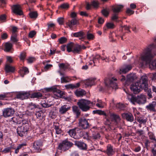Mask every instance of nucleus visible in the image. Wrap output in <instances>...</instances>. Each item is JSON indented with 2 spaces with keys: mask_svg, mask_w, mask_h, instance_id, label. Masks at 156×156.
I'll list each match as a JSON object with an SVG mask.
<instances>
[{
  "mask_svg": "<svg viewBox=\"0 0 156 156\" xmlns=\"http://www.w3.org/2000/svg\"><path fill=\"white\" fill-rule=\"evenodd\" d=\"M154 46L153 44H150L145 49L144 53L141 55L142 61L140 65L142 68L149 66L151 70L156 69V59L151 61L154 56L153 49Z\"/></svg>",
  "mask_w": 156,
  "mask_h": 156,
  "instance_id": "obj_1",
  "label": "nucleus"
},
{
  "mask_svg": "<svg viewBox=\"0 0 156 156\" xmlns=\"http://www.w3.org/2000/svg\"><path fill=\"white\" fill-rule=\"evenodd\" d=\"M77 104L79 108L83 112H86L89 110L90 107L94 105L93 102L84 99L79 100Z\"/></svg>",
  "mask_w": 156,
  "mask_h": 156,
  "instance_id": "obj_2",
  "label": "nucleus"
},
{
  "mask_svg": "<svg viewBox=\"0 0 156 156\" xmlns=\"http://www.w3.org/2000/svg\"><path fill=\"white\" fill-rule=\"evenodd\" d=\"M116 81V78H114L113 77L106 78L104 80L106 87L108 89H116L118 88L117 85L115 82Z\"/></svg>",
  "mask_w": 156,
  "mask_h": 156,
  "instance_id": "obj_3",
  "label": "nucleus"
},
{
  "mask_svg": "<svg viewBox=\"0 0 156 156\" xmlns=\"http://www.w3.org/2000/svg\"><path fill=\"white\" fill-rule=\"evenodd\" d=\"M123 7V6L122 5H117L112 6V10L113 12L111 17V19L112 20L116 22L118 21V13Z\"/></svg>",
  "mask_w": 156,
  "mask_h": 156,
  "instance_id": "obj_4",
  "label": "nucleus"
},
{
  "mask_svg": "<svg viewBox=\"0 0 156 156\" xmlns=\"http://www.w3.org/2000/svg\"><path fill=\"white\" fill-rule=\"evenodd\" d=\"M137 83H139V85L142 89H143L145 91L148 90V80L147 77L146 76H142L141 78Z\"/></svg>",
  "mask_w": 156,
  "mask_h": 156,
  "instance_id": "obj_5",
  "label": "nucleus"
},
{
  "mask_svg": "<svg viewBox=\"0 0 156 156\" xmlns=\"http://www.w3.org/2000/svg\"><path fill=\"white\" fill-rule=\"evenodd\" d=\"M73 145V144L72 143L68 140H65L59 144L58 148L61 151H65L68 150Z\"/></svg>",
  "mask_w": 156,
  "mask_h": 156,
  "instance_id": "obj_6",
  "label": "nucleus"
},
{
  "mask_svg": "<svg viewBox=\"0 0 156 156\" xmlns=\"http://www.w3.org/2000/svg\"><path fill=\"white\" fill-rule=\"evenodd\" d=\"M89 119H87L84 117L80 118L79 119V125L84 129L90 128L91 125L88 122Z\"/></svg>",
  "mask_w": 156,
  "mask_h": 156,
  "instance_id": "obj_7",
  "label": "nucleus"
},
{
  "mask_svg": "<svg viewBox=\"0 0 156 156\" xmlns=\"http://www.w3.org/2000/svg\"><path fill=\"white\" fill-rule=\"evenodd\" d=\"M107 116L111 119L112 121H113L115 125H119V122L120 121V118L118 115L114 113L109 112L107 114Z\"/></svg>",
  "mask_w": 156,
  "mask_h": 156,
  "instance_id": "obj_8",
  "label": "nucleus"
},
{
  "mask_svg": "<svg viewBox=\"0 0 156 156\" xmlns=\"http://www.w3.org/2000/svg\"><path fill=\"white\" fill-rule=\"evenodd\" d=\"M45 90L48 92L52 91L55 95L59 98H61L64 94L62 91L54 87L47 88Z\"/></svg>",
  "mask_w": 156,
  "mask_h": 156,
  "instance_id": "obj_9",
  "label": "nucleus"
},
{
  "mask_svg": "<svg viewBox=\"0 0 156 156\" xmlns=\"http://www.w3.org/2000/svg\"><path fill=\"white\" fill-rule=\"evenodd\" d=\"M30 94L29 92L21 91L19 92L16 95V98L22 100L27 99Z\"/></svg>",
  "mask_w": 156,
  "mask_h": 156,
  "instance_id": "obj_10",
  "label": "nucleus"
},
{
  "mask_svg": "<svg viewBox=\"0 0 156 156\" xmlns=\"http://www.w3.org/2000/svg\"><path fill=\"white\" fill-rule=\"evenodd\" d=\"M15 111L12 108H5L3 111V115L5 118L11 116L14 114Z\"/></svg>",
  "mask_w": 156,
  "mask_h": 156,
  "instance_id": "obj_11",
  "label": "nucleus"
},
{
  "mask_svg": "<svg viewBox=\"0 0 156 156\" xmlns=\"http://www.w3.org/2000/svg\"><path fill=\"white\" fill-rule=\"evenodd\" d=\"M28 129V128L27 127V125L25 126V127L22 126L18 127L17 129V133L19 136H23L25 135V133L27 131Z\"/></svg>",
  "mask_w": 156,
  "mask_h": 156,
  "instance_id": "obj_12",
  "label": "nucleus"
},
{
  "mask_svg": "<svg viewBox=\"0 0 156 156\" xmlns=\"http://www.w3.org/2000/svg\"><path fill=\"white\" fill-rule=\"evenodd\" d=\"M130 89L135 94L139 93L142 89L140 86L139 85V83L137 82L132 85L130 87Z\"/></svg>",
  "mask_w": 156,
  "mask_h": 156,
  "instance_id": "obj_13",
  "label": "nucleus"
},
{
  "mask_svg": "<svg viewBox=\"0 0 156 156\" xmlns=\"http://www.w3.org/2000/svg\"><path fill=\"white\" fill-rule=\"evenodd\" d=\"M75 145L78 147L80 149L82 150H87V145L86 144L83 142L75 141H74Z\"/></svg>",
  "mask_w": 156,
  "mask_h": 156,
  "instance_id": "obj_14",
  "label": "nucleus"
},
{
  "mask_svg": "<svg viewBox=\"0 0 156 156\" xmlns=\"http://www.w3.org/2000/svg\"><path fill=\"white\" fill-rule=\"evenodd\" d=\"M132 66L131 65H125L122 66L120 69L119 73L120 74L126 73L130 70Z\"/></svg>",
  "mask_w": 156,
  "mask_h": 156,
  "instance_id": "obj_15",
  "label": "nucleus"
},
{
  "mask_svg": "<svg viewBox=\"0 0 156 156\" xmlns=\"http://www.w3.org/2000/svg\"><path fill=\"white\" fill-rule=\"evenodd\" d=\"M71 107L67 105H62L59 108V112L61 114H65L67 111L70 110Z\"/></svg>",
  "mask_w": 156,
  "mask_h": 156,
  "instance_id": "obj_16",
  "label": "nucleus"
},
{
  "mask_svg": "<svg viewBox=\"0 0 156 156\" xmlns=\"http://www.w3.org/2000/svg\"><path fill=\"white\" fill-rule=\"evenodd\" d=\"M43 146L42 142L40 140L35 141L33 145V147L34 149L37 151H39L41 150V147Z\"/></svg>",
  "mask_w": 156,
  "mask_h": 156,
  "instance_id": "obj_17",
  "label": "nucleus"
},
{
  "mask_svg": "<svg viewBox=\"0 0 156 156\" xmlns=\"http://www.w3.org/2000/svg\"><path fill=\"white\" fill-rule=\"evenodd\" d=\"M122 115L124 119H126L128 121L132 122L133 121V116L131 113H124L122 114Z\"/></svg>",
  "mask_w": 156,
  "mask_h": 156,
  "instance_id": "obj_18",
  "label": "nucleus"
},
{
  "mask_svg": "<svg viewBox=\"0 0 156 156\" xmlns=\"http://www.w3.org/2000/svg\"><path fill=\"white\" fill-rule=\"evenodd\" d=\"M12 10L13 12L17 15H21L23 12L20 9V6L18 5H15L12 7Z\"/></svg>",
  "mask_w": 156,
  "mask_h": 156,
  "instance_id": "obj_19",
  "label": "nucleus"
},
{
  "mask_svg": "<svg viewBox=\"0 0 156 156\" xmlns=\"http://www.w3.org/2000/svg\"><path fill=\"white\" fill-rule=\"evenodd\" d=\"M137 103L139 104H144L146 102V98L144 94L138 95L137 96Z\"/></svg>",
  "mask_w": 156,
  "mask_h": 156,
  "instance_id": "obj_20",
  "label": "nucleus"
},
{
  "mask_svg": "<svg viewBox=\"0 0 156 156\" xmlns=\"http://www.w3.org/2000/svg\"><path fill=\"white\" fill-rule=\"evenodd\" d=\"M104 152L108 155H113L115 152L113 149V147L110 144L107 146L106 150Z\"/></svg>",
  "mask_w": 156,
  "mask_h": 156,
  "instance_id": "obj_21",
  "label": "nucleus"
},
{
  "mask_svg": "<svg viewBox=\"0 0 156 156\" xmlns=\"http://www.w3.org/2000/svg\"><path fill=\"white\" fill-rule=\"evenodd\" d=\"M10 121L16 124H21V123L22 118L19 116H16L12 118L10 120Z\"/></svg>",
  "mask_w": 156,
  "mask_h": 156,
  "instance_id": "obj_22",
  "label": "nucleus"
},
{
  "mask_svg": "<svg viewBox=\"0 0 156 156\" xmlns=\"http://www.w3.org/2000/svg\"><path fill=\"white\" fill-rule=\"evenodd\" d=\"M156 105V102L153 101L146 106V108L150 111H155V108Z\"/></svg>",
  "mask_w": 156,
  "mask_h": 156,
  "instance_id": "obj_23",
  "label": "nucleus"
},
{
  "mask_svg": "<svg viewBox=\"0 0 156 156\" xmlns=\"http://www.w3.org/2000/svg\"><path fill=\"white\" fill-rule=\"evenodd\" d=\"M29 71L28 69L26 67H23L20 69L19 73L21 76L23 77L24 75L29 73Z\"/></svg>",
  "mask_w": 156,
  "mask_h": 156,
  "instance_id": "obj_24",
  "label": "nucleus"
},
{
  "mask_svg": "<svg viewBox=\"0 0 156 156\" xmlns=\"http://www.w3.org/2000/svg\"><path fill=\"white\" fill-rule=\"evenodd\" d=\"M75 94L78 97H81L86 94V92L83 89L77 90L75 92Z\"/></svg>",
  "mask_w": 156,
  "mask_h": 156,
  "instance_id": "obj_25",
  "label": "nucleus"
},
{
  "mask_svg": "<svg viewBox=\"0 0 156 156\" xmlns=\"http://www.w3.org/2000/svg\"><path fill=\"white\" fill-rule=\"evenodd\" d=\"M82 49V47L81 46V45L76 44L74 45L73 52L74 53H79L81 51Z\"/></svg>",
  "mask_w": 156,
  "mask_h": 156,
  "instance_id": "obj_26",
  "label": "nucleus"
},
{
  "mask_svg": "<svg viewBox=\"0 0 156 156\" xmlns=\"http://www.w3.org/2000/svg\"><path fill=\"white\" fill-rule=\"evenodd\" d=\"M80 86V83H78L75 84H69L65 85V87L67 89H76L79 87Z\"/></svg>",
  "mask_w": 156,
  "mask_h": 156,
  "instance_id": "obj_27",
  "label": "nucleus"
},
{
  "mask_svg": "<svg viewBox=\"0 0 156 156\" xmlns=\"http://www.w3.org/2000/svg\"><path fill=\"white\" fill-rule=\"evenodd\" d=\"M30 97L31 98L37 99H42V94L40 92H34L31 94H30Z\"/></svg>",
  "mask_w": 156,
  "mask_h": 156,
  "instance_id": "obj_28",
  "label": "nucleus"
},
{
  "mask_svg": "<svg viewBox=\"0 0 156 156\" xmlns=\"http://www.w3.org/2000/svg\"><path fill=\"white\" fill-rule=\"evenodd\" d=\"M136 78V77L135 75L133 74H129L127 76L126 82L127 83H129L133 82Z\"/></svg>",
  "mask_w": 156,
  "mask_h": 156,
  "instance_id": "obj_29",
  "label": "nucleus"
},
{
  "mask_svg": "<svg viewBox=\"0 0 156 156\" xmlns=\"http://www.w3.org/2000/svg\"><path fill=\"white\" fill-rule=\"evenodd\" d=\"M96 78H90L86 80L85 82V84L87 86H91L95 84Z\"/></svg>",
  "mask_w": 156,
  "mask_h": 156,
  "instance_id": "obj_30",
  "label": "nucleus"
},
{
  "mask_svg": "<svg viewBox=\"0 0 156 156\" xmlns=\"http://www.w3.org/2000/svg\"><path fill=\"white\" fill-rule=\"evenodd\" d=\"M73 36L76 37H80L79 39L81 40L84 38V33L82 31H80L78 32L74 33L73 34Z\"/></svg>",
  "mask_w": 156,
  "mask_h": 156,
  "instance_id": "obj_31",
  "label": "nucleus"
},
{
  "mask_svg": "<svg viewBox=\"0 0 156 156\" xmlns=\"http://www.w3.org/2000/svg\"><path fill=\"white\" fill-rule=\"evenodd\" d=\"M73 111L76 115V116L78 118L80 114V111L78 107L76 106H75L72 107Z\"/></svg>",
  "mask_w": 156,
  "mask_h": 156,
  "instance_id": "obj_32",
  "label": "nucleus"
},
{
  "mask_svg": "<svg viewBox=\"0 0 156 156\" xmlns=\"http://www.w3.org/2000/svg\"><path fill=\"white\" fill-rule=\"evenodd\" d=\"M12 47V44L9 42H6L5 45L4 51L6 52L9 51Z\"/></svg>",
  "mask_w": 156,
  "mask_h": 156,
  "instance_id": "obj_33",
  "label": "nucleus"
},
{
  "mask_svg": "<svg viewBox=\"0 0 156 156\" xmlns=\"http://www.w3.org/2000/svg\"><path fill=\"white\" fill-rule=\"evenodd\" d=\"M5 69L7 73L10 72H13L15 70V68L9 65L6 64L5 66Z\"/></svg>",
  "mask_w": 156,
  "mask_h": 156,
  "instance_id": "obj_34",
  "label": "nucleus"
},
{
  "mask_svg": "<svg viewBox=\"0 0 156 156\" xmlns=\"http://www.w3.org/2000/svg\"><path fill=\"white\" fill-rule=\"evenodd\" d=\"M77 22V20L76 18H73L68 23V25L70 28L71 29L73 26L76 25Z\"/></svg>",
  "mask_w": 156,
  "mask_h": 156,
  "instance_id": "obj_35",
  "label": "nucleus"
},
{
  "mask_svg": "<svg viewBox=\"0 0 156 156\" xmlns=\"http://www.w3.org/2000/svg\"><path fill=\"white\" fill-rule=\"evenodd\" d=\"M35 115L37 119L42 120L43 119L44 113L42 111L36 112Z\"/></svg>",
  "mask_w": 156,
  "mask_h": 156,
  "instance_id": "obj_36",
  "label": "nucleus"
},
{
  "mask_svg": "<svg viewBox=\"0 0 156 156\" xmlns=\"http://www.w3.org/2000/svg\"><path fill=\"white\" fill-rule=\"evenodd\" d=\"M77 129V128H76L73 129H69L67 133L70 136L74 138L76 133V129Z\"/></svg>",
  "mask_w": 156,
  "mask_h": 156,
  "instance_id": "obj_37",
  "label": "nucleus"
},
{
  "mask_svg": "<svg viewBox=\"0 0 156 156\" xmlns=\"http://www.w3.org/2000/svg\"><path fill=\"white\" fill-rule=\"evenodd\" d=\"M137 120L140 124H145L147 122L146 119L143 116L137 117Z\"/></svg>",
  "mask_w": 156,
  "mask_h": 156,
  "instance_id": "obj_38",
  "label": "nucleus"
},
{
  "mask_svg": "<svg viewBox=\"0 0 156 156\" xmlns=\"http://www.w3.org/2000/svg\"><path fill=\"white\" fill-rule=\"evenodd\" d=\"M109 9L108 8H106L102 10L101 12L105 16H107L109 14Z\"/></svg>",
  "mask_w": 156,
  "mask_h": 156,
  "instance_id": "obj_39",
  "label": "nucleus"
},
{
  "mask_svg": "<svg viewBox=\"0 0 156 156\" xmlns=\"http://www.w3.org/2000/svg\"><path fill=\"white\" fill-rule=\"evenodd\" d=\"M71 80V79L68 76L62 77L61 79V81L62 83L69 82Z\"/></svg>",
  "mask_w": 156,
  "mask_h": 156,
  "instance_id": "obj_40",
  "label": "nucleus"
},
{
  "mask_svg": "<svg viewBox=\"0 0 156 156\" xmlns=\"http://www.w3.org/2000/svg\"><path fill=\"white\" fill-rule=\"evenodd\" d=\"M100 57V56L97 55H96L95 57L93 58V60L92 61H90V62H89V64L91 65L93 63L94 66H95V63L96 62L97 60H98Z\"/></svg>",
  "mask_w": 156,
  "mask_h": 156,
  "instance_id": "obj_41",
  "label": "nucleus"
},
{
  "mask_svg": "<svg viewBox=\"0 0 156 156\" xmlns=\"http://www.w3.org/2000/svg\"><path fill=\"white\" fill-rule=\"evenodd\" d=\"M93 112L94 114H97L100 115H104L105 116H107V114L105 113L104 111L100 110H96L93 111Z\"/></svg>",
  "mask_w": 156,
  "mask_h": 156,
  "instance_id": "obj_42",
  "label": "nucleus"
},
{
  "mask_svg": "<svg viewBox=\"0 0 156 156\" xmlns=\"http://www.w3.org/2000/svg\"><path fill=\"white\" fill-rule=\"evenodd\" d=\"M67 51L69 52L71 51L73 52L72 48H73L74 45L72 43H70L67 45Z\"/></svg>",
  "mask_w": 156,
  "mask_h": 156,
  "instance_id": "obj_43",
  "label": "nucleus"
},
{
  "mask_svg": "<svg viewBox=\"0 0 156 156\" xmlns=\"http://www.w3.org/2000/svg\"><path fill=\"white\" fill-rule=\"evenodd\" d=\"M17 35L16 33H14L12 34L11 37V41L14 43L17 42L18 40L17 38Z\"/></svg>",
  "mask_w": 156,
  "mask_h": 156,
  "instance_id": "obj_44",
  "label": "nucleus"
},
{
  "mask_svg": "<svg viewBox=\"0 0 156 156\" xmlns=\"http://www.w3.org/2000/svg\"><path fill=\"white\" fill-rule=\"evenodd\" d=\"M130 101L134 105H135L136 103H137V96L135 97L133 95L131 96V98H130Z\"/></svg>",
  "mask_w": 156,
  "mask_h": 156,
  "instance_id": "obj_45",
  "label": "nucleus"
},
{
  "mask_svg": "<svg viewBox=\"0 0 156 156\" xmlns=\"http://www.w3.org/2000/svg\"><path fill=\"white\" fill-rule=\"evenodd\" d=\"M29 15L31 18H36L37 16V13L36 12H31L29 13Z\"/></svg>",
  "mask_w": 156,
  "mask_h": 156,
  "instance_id": "obj_46",
  "label": "nucleus"
},
{
  "mask_svg": "<svg viewBox=\"0 0 156 156\" xmlns=\"http://www.w3.org/2000/svg\"><path fill=\"white\" fill-rule=\"evenodd\" d=\"M69 7V5L67 3H64L61 4L59 7V8L62 9H67Z\"/></svg>",
  "mask_w": 156,
  "mask_h": 156,
  "instance_id": "obj_47",
  "label": "nucleus"
},
{
  "mask_svg": "<svg viewBox=\"0 0 156 156\" xmlns=\"http://www.w3.org/2000/svg\"><path fill=\"white\" fill-rule=\"evenodd\" d=\"M54 129L55 130L56 133L57 134H59L61 133L62 130L59 128V126L57 125H55Z\"/></svg>",
  "mask_w": 156,
  "mask_h": 156,
  "instance_id": "obj_48",
  "label": "nucleus"
},
{
  "mask_svg": "<svg viewBox=\"0 0 156 156\" xmlns=\"http://www.w3.org/2000/svg\"><path fill=\"white\" fill-rule=\"evenodd\" d=\"M58 41L60 44H62L66 42L67 41V39L65 37H62L59 38Z\"/></svg>",
  "mask_w": 156,
  "mask_h": 156,
  "instance_id": "obj_49",
  "label": "nucleus"
},
{
  "mask_svg": "<svg viewBox=\"0 0 156 156\" xmlns=\"http://www.w3.org/2000/svg\"><path fill=\"white\" fill-rule=\"evenodd\" d=\"M41 105L44 108H48L54 105L53 104H49L46 102L41 103Z\"/></svg>",
  "mask_w": 156,
  "mask_h": 156,
  "instance_id": "obj_50",
  "label": "nucleus"
},
{
  "mask_svg": "<svg viewBox=\"0 0 156 156\" xmlns=\"http://www.w3.org/2000/svg\"><path fill=\"white\" fill-rule=\"evenodd\" d=\"M59 66L60 69H62L63 70H65L67 68V66L63 63L59 64Z\"/></svg>",
  "mask_w": 156,
  "mask_h": 156,
  "instance_id": "obj_51",
  "label": "nucleus"
},
{
  "mask_svg": "<svg viewBox=\"0 0 156 156\" xmlns=\"http://www.w3.org/2000/svg\"><path fill=\"white\" fill-rule=\"evenodd\" d=\"M22 121H21V123H22V126L25 127V126H27V127L28 128L29 126V124L28 123V121L27 120H23L22 118Z\"/></svg>",
  "mask_w": 156,
  "mask_h": 156,
  "instance_id": "obj_52",
  "label": "nucleus"
},
{
  "mask_svg": "<svg viewBox=\"0 0 156 156\" xmlns=\"http://www.w3.org/2000/svg\"><path fill=\"white\" fill-rule=\"evenodd\" d=\"M154 147L152 148L151 152L152 153V156H156V144L154 145Z\"/></svg>",
  "mask_w": 156,
  "mask_h": 156,
  "instance_id": "obj_53",
  "label": "nucleus"
},
{
  "mask_svg": "<svg viewBox=\"0 0 156 156\" xmlns=\"http://www.w3.org/2000/svg\"><path fill=\"white\" fill-rule=\"evenodd\" d=\"M107 28L108 29H113L115 27V25L113 23H107L106 24Z\"/></svg>",
  "mask_w": 156,
  "mask_h": 156,
  "instance_id": "obj_54",
  "label": "nucleus"
},
{
  "mask_svg": "<svg viewBox=\"0 0 156 156\" xmlns=\"http://www.w3.org/2000/svg\"><path fill=\"white\" fill-rule=\"evenodd\" d=\"M99 2L98 1L94 0L91 2V5L94 7L98 6Z\"/></svg>",
  "mask_w": 156,
  "mask_h": 156,
  "instance_id": "obj_55",
  "label": "nucleus"
},
{
  "mask_svg": "<svg viewBox=\"0 0 156 156\" xmlns=\"http://www.w3.org/2000/svg\"><path fill=\"white\" fill-rule=\"evenodd\" d=\"M87 38L89 40H93L94 38V36L92 34L88 32L87 33Z\"/></svg>",
  "mask_w": 156,
  "mask_h": 156,
  "instance_id": "obj_56",
  "label": "nucleus"
},
{
  "mask_svg": "<svg viewBox=\"0 0 156 156\" xmlns=\"http://www.w3.org/2000/svg\"><path fill=\"white\" fill-rule=\"evenodd\" d=\"M26 53L25 52H22L20 54V58L21 60H23L26 58Z\"/></svg>",
  "mask_w": 156,
  "mask_h": 156,
  "instance_id": "obj_57",
  "label": "nucleus"
},
{
  "mask_svg": "<svg viewBox=\"0 0 156 156\" xmlns=\"http://www.w3.org/2000/svg\"><path fill=\"white\" fill-rule=\"evenodd\" d=\"M100 137V134L99 133H97L93 134L92 136V138L93 139L95 140H97L99 139Z\"/></svg>",
  "mask_w": 156,
  "mask_h": 156,
  "instance_id": "obj_58",
  "label": "nucleus"
},
{
  "mask_svg": "<svg viewBox=\"0 0 156 156\" xmlns=\"http://www.w3.org/2000/svg\"><path fill=\"white\" fill-rule=\"evenodd\" d=\"M12 148L11 147H6L2 151V152L4 153L9 152L10 151Z\"/></svg>",
  "mask_w": 156,
  "mask_h": 156,
  "instance_id": "obj_59",
  "label": "nucleus"
},
{
  "mask_svg": "<svg viewBox=\"0 0 156 156\" xmlns=\"http://www.w3.org/2000/svg\"><path fill=\"white\" fill-rule=\"evenodd\" d=\"M36 32L35 31L33 30L30 31L29 34V36L30 38H32L36 34Z\"/></svg>",
  "mask_w": 156,
  "mask_h": 156,
  "instance_id": "obj_60",
  "label": "nucleus"
},
{
  "mask_svg": "<svg viewBox=\"0 0 156 156\" xmlns=\"http://www.w3.org/2000/svg\"><path fill=\"white\" fill-rule=\"evenodd\" d=\"M57 21L59 24L62 25L64 23V19L63 17L59 18L57 19Z\"/></svg>",
  "mask_w": 156,
  "mask_h": 156,
  "instance_id": "obj_61",
  "label": "nucleus"
},
{
  "mask_svg": "<svg viewBox=\"0 0 156 156\" xmlns=\"http://www.w3.org/2000/svg\"><path fill=\"white\" fill-rule=\"evenodd\" d=\"M29 106L30 107H33L32 109L35 108H38L39 106L37 105H36V104L33 103V102H31L29 104Z\"/></svg>",
  "mask_w": 156,
  "mask_h": 156,
  "instance_id": "obj_62",
  "label": "nucleus"
},
{
  "mask_svg": "<svg viewBox=\"0 0 156 156\" xmlns=\"http://www.w3.org/2000/svg\"><path fill=\"white\" fill-rule=\"evenodd\" d=\"M8 93H6L2 94H0V100H3L5 98L7 97Z\"/></svg>",
  "mask_w": 156,
  "mask_h": 156,
  "instance_id": "obj_63",
  "label": "nucleus"
},
{
  "mask_svg": "<svg viewBox=\"0 0 156 156\" xmlns=\"http://www.w3.org/2000/svg\"><path fill=\"white\" fill-rule=\"evenodd\" d=\"M6 19V16L5 14H3L0 16V20L4 22Z\"/></svg>",
  "mask_w": 156,
  "mask_h": 156,
  "instance_id": "obj_64",
  "label": "nucleus"
}]
</instances>
